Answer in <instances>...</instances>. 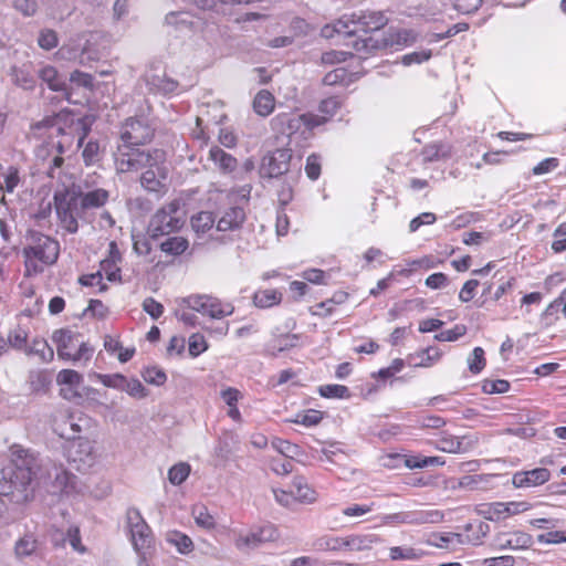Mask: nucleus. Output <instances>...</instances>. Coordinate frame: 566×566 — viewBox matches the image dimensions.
I'll list each match as a JSON object with an SVG mask.
<instances>
[{
	"instance_id": "obj_1",
	"label": "nucleus",
	"mask_w": 566,
	"mask_h": 566,
	"mask_svg": "<svg viewBox=\"0 0 566 566\" xmlns=\"http://www.w3.org/2000/svg\"><path fill=\"white\" fill-rule=\"evenodd\" d=\"M15 470L12 475V482L22 489L36 484H45L52 481L53 493H69L74 489L75 476L57 467L51 461H43L29 450H18L14 459Z\"/></svg>"
},
{
	"instance_id": "obj_2",
	"label": "nucleus",
	"mask_w": 566,
	"mask_h": 566,
	"mask_svg": "<svg viewBox=\"0 0 566 566\" xmlns=\"http://www.w3.org/2000/svg\"><path fill=\"white\" fill-rule=\"evenodd\" d=\"M107 190L98 188L87 192L70 190L56 191L54 206L60 226L69 233H75L78 229L77 219L85 210L103 207L108 200Z\"/></svg>"
},
{
	"instance_id": "obj_3",
	"label": "nucleus",
	"mask_w": 566,
	"mask_h": 566,
	"mask_svg": "<svg viewBox=\"0 0 566 566\" xmlns=\"http://www.w3.org/2000/svg\"><path fill=\"white\" fill-rule=\"evenodd\" d=\"M387 22L388 18L381 11L359 10L349 17H342L334 24H326L321 33L324 38H332L335 33L350 35L371 32L381 29Z\"/></svg>"
},
{
	"instance_id": "obj_4",
	"label": "nucleus",
	"mask_w": 566,
	"mask_h": 566,
	"mask_svg": "<svg viewBox=\"0 0 566 566\" xmlns=\"http://www.w3.org/2000/svg\"><path fill=\"white\" fill-rule=\"evenodd\" d=\"M186 222V212L181 200L174 199L158 209L148 224V232L153 238L168 235L179 231Z\"/></svg>"
},
{
	"instance_id": "obj_5",
	"label": "nucleus",
	"mask_w": 566,
	"mask_h": 566,
	"mask_svg": "<svg viewBox=\"0 0 566 566\" xmlns=\"http://www.w3.org/2000/svg\"><path fill=\"white\" fill-rule=\"evenodd\" d=\"M230 534L235 548L242 553H249L266 543H275L281 537L279 528L272 523L252 526L249 530L232 528Z\"/></svg>"
},
{
	"instance_id": "obj_6",
	"label": "nucleus",
	"mask_w": 566,
	"mask_h": 566,
	"mask_svg": "<svg viewBox=\"0 0 566 566\" xmlns=\"http://www.w3.org/2000/svg\"><path fill=\"white\" fill-rule=\"evenodd\" d=\"M161 150H143L137 146L120 144L114 153L115 169L119 174L135 172L153 160L154 165L160 160Z\"/></svg>"
},
{
	"instance_id": "obj_7",
	"label": "nucleus",
	"mask_w": 566,
	"mask_h": 566,
	"mask_svg": "<svg viewBox=\"0 0 566 566\" xmlns=\"http://www.w3.org/2000/svg\"><path fill=\"white\" fill-rule=\"evenodd\" d=\"M52 340L56 344L57 356L61 359L85 365L94 352L87 343L80 342L78 334L70 329L55 331Z\"/></svg>"
},
{
	"instance_id": "obj_8",
	"label": "nucleus",
	"mask_w": 566,
	"mask_h": 566,
	"mask_svg": "<svg viewBox=\"0 0 566 566\" xmlns=\"http://www.w3.org/2000/svg\"><path fill=\"white\" fill-rule=\"evenodd\" d=\"M327 120L324 116L315 114L280 113L272 118V128L281 134L291 136L296 133L305 135L314 127L323 125Z\"/></svg>"
},
{
	"instance_id": "obj_9",
	"label": "nucleus",
	"mask_w": 566,
	"mask_h": 566,
	"mask_svg": "<svg viewBox=\"0 0 566 566\" xmlns=\"http://www.w3.org/2000/svg\"><path fill=\"white\" fill-rule=\"evenodd\" d=\"M67 119L69 115L66 114H56L52 117H45L32 125V132L39 138L48 137L49 139H53L54 137H61V139L52 142V146L56 148L59 154H62L66 148H70L73 143L71 132H65L63 126L66 124Z\"/></svg>"
},
{
	"instance_id": "obj_10",
	"label": "nucleus",
	"mask_w": 566,
	"mask_h": 566,
	"mask_svg": "<svg viewBox=\"0 0 566 566\" xmlns=\"http://www.w3.org/2000/svg\"><path fill=\"white\" fill-rule=\"evenodd\" d=\"M126 515L134 548L145 558L153 549L154 537L151 530L143 518L139 510L129 509Z\"/></svg>"
},
{
	"instance_id": "obj_11",
	"label": "nucleus",
	"mask_w": 566,
	"mask_h": 566,
	"mask_svg": "<svg viewBox=\"0 0 566 566\" xmlns=\"http://www.w3.org/2000/svg\"><path fill=\"white\" fill-rule=\"evenodd\" d=\"M24 255L28 268L33 260L52 264L59 256V243L42 233H32L29 245L24 248Z\"/></svg>"
},
{
	"instance_id": "obj_12",
	"label": "nucleus",
	"mask_w": 566,
	"mask_h": 566,
	"mask_svg": "<svg viewBox=\"0 0 566 566\" xmlns=\"http://www.w3.org/2000/svg\"><path fill=\"white\" fill-rule=\"evenodd\" d=\"M182 304L190 310L220 319L230 316L234 307L230 303H222L220 300L207 294H193L182 298Z\"/></svg>"
},
{
	"instance_id": "obj_13",
	"label": "nucleus",
	"mask_w": 566,
	"mask_h": 566,
	"mask_svg": "<svg viewBox=\"0 0 566 566\" xmlns=\"http://www.w3.org/2000/svg\"><path fill=\"white\" fill-rule=\"evenodd\" d=\"M140 176L142 186L154 192H160L166 189V181L168 178V168L166 165V155L161 150L160 160L154 165L153 160L145 165Z\"/></svg>"
},
{
	"instance_id": "obj_14",
	"label": "nucleus",
	"mask_w": 566,
	"mask_h": 566,
	"mask_svg": "<svg viewBox=\"0 0 566 566\" xmlns=\"http://www.w3.org/2000/svg\"><path fill=\"white\" fill-rule=\"evenodd\" d=\"M154 128L144 118H129L120 129L122 144L130 146L144 145L151 140Z\"/></svg>"
},
{
	"instance_id": "obj_15",
	"label": "nucleus",
	"mask_w": 566,
	"mask_h": 566,
	"mask_svg": "<svg viewBox=\"0 0 566 566\" xmlns=\"http://www.w3.org/2000/svg\"><path fill=\"white\" fill-rule=\"evenodd\" d=\"M292 151L287 148L276 149L266 154L260 165V176L262 178H277L289 171Z\"/></svg>"
},
{
	"instance_id": "obj_16",
	"label": "nucleus",
	"mask_w": 566,
	"mask_h": 566,
	"mask_svg": "<svg viewBox=\"0 0 566 566\" xmlns=\"http://www.w3.org/2000/svg\"><path fill=\"white\" fill-rule=\"evenodd\" d=\"M66 457L70 462L76 464L77 470L91 468L95 461L93 442L86 438L69 441Z\"/></svg>"
},
{
	"instance_id": "obj_17",
	"label": "nucleus",
	"mask_w": 566,
	"mask_h": 566,
	"mask_svg": "<svg viewBox=\"0 0 566 566\" xmlns=\"http://www.w3.org/2000/svg\"><path fill=\"white\" fill-rule=\"evenodd\" d=\"M551 479V472L546 468H536L528 471L515 472L512 483L516 489H530L539 486Z\"/></svg>"
},
{
	"instance_id": "obj_18",
	"label": "nucleus",
	"mask_w": 566,
	"mask_h": 566,
	"mask_svg": "<svg viewBox=\"0 0 566 566\" xmlns=\"http://www.w3.org/2000/svg\"><path fill=\"white\" fill-rule=\"evenodd\" d=\"M144 81L148 90L155 94H172L178 87L177 81L168 77L165 72H158L156 70L147 71L144 75Z\"/></svg>"
},
{
	"instance_id": "obj_19",
	"label": "nucleus",
	"mask_w": 566,
	"mask_h": 566,
	"mask_svg": "<svg viewBox=\"0 0 566 566\" xmlns=\"http://www.w3.org/2000/svg\"><path fill=\"white\" fill-rule=\"evenodd\" d=\"M245 220V212L240 207H231L227 209L221 217L219 218L217 222V230L218 231H233L243 224Z\"/></svg>"
},
{
	"instance_id": "obj_20",
	"label": "nucleus",
	"mask_w": 566,
	"mask_h": 566,
	"mask_svg": "<svg viewBox=\"0 0 566 566\" xmlns=\"http://www.w3.org/2000/svg\"><path fill=\"white\" fill-rule=\"evenodd\" d=\"M530 507L531 504L525 501L507 503L497 502L492 504L489 510L490 518H504L506 516L525 512L530 510Z\"/></svg>"
},
{
	"instance_id": "obj_21",
	"label": "nucleus",
	"mask_w": 566,
	"mask_h": 566,
	"mask_svg": "<svg viewBox=\"0 0 566 566\" xmlns=\"http://www.w3.org/2000/svg\"><path fill=\"white\" fill-rule=\"evenodd\" d=\"M411 525L439 524L444 521V512L437 509L411 510Z\"/></svg>"
},
{
	"instance_id": "obj_22",
	"label": "nucleus",
	"mask_w": 566,
	"mask_h": 566,
	"mask_svg": "<svg viewBox=\"0 0 566 566\" xmlns=\"http://www.w3.org/2000/svg\"><path fill=\"white\" fill-rule=\"evenodd\" d=\"M295 502L312 504L317 500V492L308 485L305 478L295 476L292 481Z\"/></svg>"
},
{
	"instance_id": "obj_23",
	"label": "nucleus",
	"mask_w": 566,
	"mask_h": 566,
	"mask_svg": "<svg viewBox=\"0 0 566 566\" xmlns=\"http://www.w3.org/2000/svg\"><path fill=\"white\" fill-rule=\"evenodd\" d=\"M209 159L212 160L213 164L223 174L232 172L238 165L237 159L232 155L226 153L218 146H213L210 148Z\"/></svg>"
},
{
	"instance_id": "obj_24",
	"label": "nucleus",
	"mask_w": 566,
	"mask_h": 566,
	"mask_svg": "<svg viewBox=\"0 0 566 566\" xmlns=\"http://www.w3.org/2000/svg\"><path fill=\"white\" fill-rule=\"evenodd\" d=\"M38 75L50 90L54 92H64L66 90L65 80L59 74L57 70L52 65H43Z\"/></svg>"
},
{
	"instance_id": "obj_25",
	"label": "nucleus",
	"mask_w": 566,
	"mask_h": 566,
	"mask_svg": "<svg viewBox=\"0 0 566 566\" xmlns=\"http://www.w3.org/2000/svg\"><path fill=\"white\" fill-rule=\"evenodd\" d=\"M165 539L182 555H188L193 551L192 539L180 531L171 530L166 532Z\"/></svg>"
},
{
	"instance_id": "obj_26",
	"label": "nucleus",
	"mask_w": 566,
	"mask_h": 566,
	"mask_svg": "<svg viewBox=\"0 0 566 566\" xmlns=\"http://www.w3.org/2000/svg\"><path fill=\"white\" fill-rule=\"evenodd\" d=\"M10 76L13 84L23 90H33L35 86V78L28 65L12 66L10 69Z\"/></svg>"
},
{
	"instance_id": "obj_27",
	"label": "nucleus",
	"mask_w": 566,
	"mask_h": 566,
	"mask_svg": "<svg viewBox=\"0 0 566 566\" xmlns=\"http://www.w3.org/2000/svg\"><path fill=\"white\" fill-rule=\"evenodd\" d=\"M442 353L438 347H427L420 353L410 355L409 360L416 367H431L433 364L439 361Z\"/></svg>"
},
{
	"instance_id": "obj_28",
	"label": "nucleus",
	"mask_w": 566,
	"mask_h": 566,
	"mask_svg": "<svg viewBox=\"0 0 566 566\" xmlns=\"http://www.w3.org/2000/svg\"><path fill=\"white\" fill-rule=\"evenodd\" d=\"M275 106L274 96L266 90H261L253 99V109L254 112L262 116H269Z\"/></svg>"
},
{
	"instance_id": "obj_29",
	"label": "nucleus",
	"mask_w": 566,
	"mask_h": 566,
	"mask_svg": "<svg viewBox=\"0 0 566 566\" xmlns=\"http://www.w3.org/2000/svg\"><path fill=\"white\" fill-rule=\"evenodd\" d=\"M216 219L212 212L201 211L191 218V227L198 235L206 234L214 226Z\"/></svg>"
},
{
	"instance_id": "obj_30",
	"label": "nucleus",
	"mask_w": 566,
	"mask_h": 566,
	"mask_svg": "<svg viewBox=\"0 0 566 566\" xmlns=\"http://www.w3.org/2000/svg\"><path fill=\"white\" fill-rule=\"evenodd\" d=\"M417 38L418 34L413 30L401 29L390 32L389 38L386 40V45L407 46L415 43Z\"/></svg>"
},
{
	"instance_id": "obj_31",
	"label": "nucleus",
	"mask_w": 566,
	"mask_h": 566,
	"mask_svg": "<svg viewBox=\"0 0 566 566\" xmlns=\"http://www.w3.org/2000/svg\"><path fill=\"white\" fill-rule=\"evenodd\" d=\"M376 542L373 535H350L345 537V549L352 552H359L370 549Z\"/></svg>"
},
{
	"instance_id": "obj_32",
	"label": "nucleus",
	"mask_w": 566,
	"mask_h": 566,
	"mask_svg": "<svg viewBox=\"0 0 566 566\" xmlns=\"http://www.w3.org/2000/svg\"><path fill=\"white\" fill-rule=\"evenodd\" d=\"M467 535H463L464 544L479 545L482 538L489 533L490 526L484 522L468 524L465 526Z\"/></svg>"
},
{
	"instance_id": "obj_33",
	"label": "nucleus",
	"mask_w": 566,
	"mask_h": 566,
	"mask_svg": "<svg viewBox=\"0 0 566 566\" xmlns=\"http://www.w3.org/2000/svg\"><path fill=\"white\" fill-rule=\"evenodd\" d=\"M282 294L276 290H261L255 292L253 302L258 307L266 308L281 302Z\"/></svg>"
},
{
	"instance_id": "obj_34",
	"label": "nucleus",
	"mask_w": 566,
	"mask_h": 566,
	"mask_svg": "<svg viewBox=\"0 0 566 566\" xmlns=\"http://www.w3.org/2000/svg\"><path fill=\"white\" fill-rule=\"evenodd\" d=\"M189 247V242L184 237H171L168 238L160 244V250L169 255H180L182 254Z\"/></svg>"
},
{
	"instance_id": "obj_35",
	"label": "nucleus",
	"mask_w": 566,
	"mask_h": 566,
	"mask_svg": "<svg viewBox=\"0 0 566 566\" xmlns=\"http://www.w3.org/2000/svg\"><path fill=\"white\" fill-rule=\"evenodd\" d=\"M28 355H38L43 363H49L54 357L53 349L44 339H34L32 345L27 348Z\"/></svg>"
},
{
	"instance_id": "obj_36",
	"label": "nucleus",
	"mask_w": 566,
	"mask_h": 566,
	"mask_svg": "<svg viewBox=\"0 0 566 566\" xmlns=\"http://www.w3.org/2000/svg\"><path fill=\"white\" fill-rule=\"evenodd\" d=\"M192 517L195 523L205 530H212L216 526L214 517L209 513L208 509L203 505H196L192 509Z\"/></svg>"
},
{
	"instance_id": "obj_37",
	"label": "nucleus",
	"mask_w": 566,
	"mask_h": 566,
	"mask_svg": "<svg viewBox=\"0 0 566 566\" xmlns=\"http://www.w3.org/2000/svg\"><path fill=\"white\" fill-rule=\"evenodd\" d=\"M315 546L318 551L325 552L345 551V537L325 535L316 539Z\"/></svg>"
},
{
	"instance_id": "obj_38",
	"label": "nucleus",
	"mask_w": 566,
	"mask_h": 566,
	"mask_svg": "<svg viewBox=\"0 0 566 566\" xmlns=\"http://www.w3.org/2000/svg\"><path fill=\"white\" fill-rule=\"evenodd\" d=\"M532 544V538L528 534L523 532H516L510 534L503 544H501L502 548H512V549H523L530 547Z\"/></svg>"
},
{
	"instance_id": "obj_39",
	"label": "nucleus",
	"mask_w": 566,
	"mask_h": 566,
	"mask_svg": "<svg viewBox=\"0 0 566 566\" xmlns=\"http://www.w3.org/2000/svg\"><path fill=\"white\" fill-rule=\"evenodd\" d=\"M190 465L186 462H179L168 470V480L172 485H180L190 474Z\"/></svg>"
},
{
	"instance_id": "obj_40",
	"label": "nucleus",
	"mask_w": 566,
	"mask_h": 566,
	"mask_svg": "<svg viewBox=\"0 0 566 566\" xmlns=\"http://www.w3.org/2000/svg\"><path fill=\"white\" fill-rule=\"evenodd\" d=\"M436 447L437 449L449 453H460L463 451L461 440L452 434H443L437 441Z\"/></svg>"
},
{
	"instance_id": "obj_41",
	"label": "nucleus",
	"mask_w": 566,
	"mask_h": 566,
	"mask_svg": "<svg viewBox=\"0 0 566 566\" xmlns=\"http://www.w3.org/2000/svg\"><path fill=\"white\" fill-rule=\"evenodd\" d=\"M118 255H112L109 259L103 260L101 262V272L102 276L105 275L106 279L111 282H116L120 279L119 268L117 266Z\"/></svg>"
},
{
	"instance_id": "obj_42",
	"label": "nucleus",
	"mask_w": 566,
	"mask_h": 566,
	"mask_svg": "<svg viewBox=\"0 0 566 566\" xmlns=\"http://www.w3.org/2000/svg\"><path fill=\"white\" fill-rule=\"evenodd\" d=\"M431 543L439 548L449 549L454 545L464 544V539L462 534L448 533L434 536V539Z\"/></svg>"
},
{
	"instance_id": "obj_43",
	"label": "nucleus",
	"mask_w": 566,
	"mask_h": 566,
	"mask_svg": "<svg viewBox=\"0 0 566 566\" xmlns=\"http://www.w3.org/2000/svg\"><path fill=\"white\" fill-rule=\"evenodd\" d=\"M389 556L392 560H416L421 554L412 547L395 546L390 548Z\"/></svg>"
},
{
	"instance_id": "obj_44",
	"label": "nucleus",
	"mask_w": 566,
	"mask_h": 566,
	"mask_svg": "<svg viewBox=\"0 0 566 566\" xmlns=\"http://www.w3.org/2000/svg\"><path fill=\"white\" fill-rule=\"evenodd\" d=\"M142 377L147 384L155 386H163L167 380L165 371L154 366L145 368L142 373Z\"/></svg>"
},
{
	"instance_id": "obj_45",
	"label": "nucleus",
	"mask_w": 566,
	"mask_h": 566,
	"mask_svg": "<svg viewBox=\"0 0 566 566\" xmlns=\"http://www.w3.org/2000/svg\"><path fill=\"white\" fill-rule=\"evenodd\" d=\"M123 391H126L130 397L135 399H143L148 396V390L145 386L136 378L125 379Z\"/></svg>"
},
{
	"instance_id": "obj_46",
	"label": "nucleus",
	"mask_w": 566,
	"mask_h": 566,
	"mask_svg": "<svg viewBox=\"0 0 566 566\" xmlns=\"http://www.w3.org/2000/svg\"><path fill=\"white\" fill-rule=\"evenodd\" d=\"M56 381L59 385H67L71 387H78L83 381V377L76 370L62 369L56 376Z\"/></svg>"
},
{
	"instance_id": "obj_47",
	"label": "nucleus",
	"mask_w": 566,
	"mask_h": 566,
	"mask_svg": "<svg viewBox=\"0 0 566 566\" xmlns=\"http://www.w3.org/2000/svg\"><path fill=\"white\" fill-rule=\"evenodd\" d=\"M469 370L472 374H479L485 367L484 350L482 347H475L468 357Z\"/></svg>"
},
{
	"instance_id": "obj_48",
	"label": "nucleus",
	"mask_w": 566,
	"mask_h": 566,
	"mask_svg": "<svg viewBox=\"0 0 566 566\" xmlns=\"http://www.w3.org/2000/svg\"><path fill=\"white\" fill-rule=\"evenodd\" d=\"M318 392L325 398H347L349 396L348 388L343 385H324L318 388Z\"/></svg>"
},
{
	"instance_id": "obj_49",
	"label": "nucleus",
	"mask_w": 566,
	"mask_h": 566,
	"mask_svg": "<svg viewBox=\"0 0 566 566\" xmlns=\"http://www.w3.org/2000/svg\"><path fill=\"white\" fill-rule=\"evenodd\" d=\"M36 549V541L31 535H25L15 544V554L19 557L31 555Z\"/></svg>"
},
{
	"instance_id": "obj_50",
	"label": "nucleus",
	"mask_w": 566,
	"mask_h": 566,
	"mask_svg": "<svg viewBox=\"0 0 566 566\" xmlns=\"http://www.w3.org/2000/svg\"><path fill=\"white\" fill-rule=\"evenodd\" d=\"M59 43L57 34L52 29H44L40 32L38 38V44L43 50H52Z\"/></svg>"
},
{
	"instance_id": "obj_51",
	"label": "nucleus",
	"mask_w": 566,
	"mask_h": 566,
	"mask_svg": "<svg viewBox=\"0 0 566 566\" xmlns=\"http://www.w3.org/2000/svg\"><path fill=\"white\" fill-rule=\"evenodd\" d=\"M467 333V327L462 324H458L451 329L440 332L434 335V339L438 342H455Z\"/></svg>"
},
{
	"instance_id": "obj_52",
	"label": "nucleus",
	"mask_w": 566,
	"mask_h": 566,
	"mask_svg": "<svg viewBox=\"0 0 566 566\" xmlns=\"http://www.w3.org/2000/svg\"><path fill=\"white\" fill-rule=\"evenodd\" d=\"M509 389H510V382L504 379L484 380V382L482 385V390L489 395L504 394V392L509 391Z\"/></svg>"
},
{
	"instance_id": "obj_53",
	"label": "nucleus",
	"mask_w": 566,
	"mask_h": 566,
	"mask_svg": "<svg viewBox=\"0 0 566 566\" xmlns=\"http://www.w3.org/2000/svg\"><path fill=\"white\" fill-rule=\"evenodd\" d=\"M82 156H83L84 163L87 166L96 164L97 161H99L101 155H99V145H98V143L90 140L85 145V147L83 149V153H82Z\"/></svg>"
},
{
	"instance_id": "obj_54",
	"label": "nucleus",
	"mask_w": 566,
	"mask_h": 566,
	"mask_svg": "<svg viewBox=\"0 0 566 566\" xmlns=\"http://www.w3.org/2000/svg\"><path fill=\"white\" fill-rule=\"evenodd\" d=\"M323 419V416L319 411L308 410L305 413H300L293 420L294 423L303 424L305 427H313L318 424Z\"/></svg>"
},
{
	"instance_id": "obj_55",
	"label": "nucleus",
	"mask_w": 566,
	"mask_h": 566,
	"mask_svg": "<svg viewBox=\"0 0 566 566\" xmlns=\"http://www.w3.org/2000/svg\"><path fill=\"white\" fill-rule=\"evenodd\" d=\"M20 184V171L17 167L10 166L4 174L3 190L12 193Z\"/></svg>"
},
{
	"instance_id": "obj_56",
	"label": "nucleus",
	"mask_w": 566,
	"mask_h": 566,
	"mask_svg": "<svg viewBox=\"0 0 566 566\" xmlns=\"http://www.w3.org/2000/svg\"><path fill=\"white\" fill-rule=\"evenodd\" d=\"M208 348L207 342L201 334H192L189 337V354L197 357Z\"/></svg>"
},
{
	"instance_id": "obj_57",
	"label": "nucleus",
	"mask_w": 566,
	"mask_h": 566,
	"mask_svg": "<svg viewBox=\"0 0 566 566\" xmlns=\"http://www.w3.org/2000/svg\"><path fill=\"white\" fill-rule=\"evenodd\" d=\"M431 50H421L412 53L405 54L401 59V63L405 66H410L411 64H420L422 62L428 61L431 57Z\"/></svg>"
},
{
	"instance_id": "obj_58",
	"label": "nucleus",
	"mask_w": 566,
	"mask_h": 566,
	"mask_svg": "<svg viewBox=\"0 0 566 566\" xmlns=\"http://www.w3.org/2000/svg\"><path fill=\"white\" fill-rule=\"evenodd\" d=\"M271 446L275 451L287 458H292L297 448L295 444L279 438L273 439Z\"/></svg>"
},
{
	"instance_id": "obj_59",
	"label": "nucleus",
	"mask_w": 566,
	"mask_h": 566,
	"mask_svg": "<svg viewBox=\"0 0 566 566\" xmlns=\"http://www.w3.org/2000/svg\"><path fill=\"white\" fill-rule=\"evenodd\" d=\"M56 55L61 60L66 61H75L80 59V63H83L82 56L83 52L80 54L78 49L73 44H64L62 45L59 51L56 52Z\"/></svg>"
},
{
	"instance_id": "obj_60",
	"label": "nucleus",
	"mask_w": 566,
	"mask_h": 566,
	"mask_svg": "<svg viewBox=\"0 0 566 566\" xmlns=\"http://www.w3.org/2000/svg\"><path fill=\"white\" fill-rule=\"evenodd\" d=\"M66 539L75 552L80 554L86 552L85 546L81 542L80 528L77 526H71L67 530Z\"/></svg>"
},
{
	"instance_id": "obj_61",
	"label": "nucleus",
	"mask_w": 566,
	"mask_h": 566,
	"mask_svg": "<svg viewBox=\"0 0 566 566\" xmlns=\"http://www.w3.org/2000/svg\"><path fill=\"white\" fill-rule=\"evenodd\" d=\"M559 166V160L555 157L545 158L533 168L535 176H541L555 170Z\"/></svg>"
},
{
	"instance_id": "obj_62",
	"label": "nucleus",
	"mask_w": 566,
	"mask_h": 566,
	"mask_svg": "<svg viewBox=\"0 0 566 566\" xmlns=\"http://www.w3.org/2000/svg\"><path fill=\"white\" fill-rule=\"evenodd\" d=\"M143 310L154 319L159 318L164 313V306L153 297L144 300Z\"/></svg>"
},
{
	"instance_id": "obj_63",
	"label": "nucleus",
	"mask_w": 566,
	"mask_h": 566,
	"mask_svg": "<svg viewBox=\"0 0 566 566\" xmlns=\"http://www.w3.org/2000/svg\"><path fill=\"white\" fill-rule=\"evenodd\" d=\"M13 8L24 17H32L38 10V3L35 0H14Z\"/></svg>"
},
{
	"instance_id": "obj_64",
	"label": "nucleus",
	"mask_w": 566,
	"mask_h": 566,
	"mask_svg": "<svg viewBox=\"0 0 566 566\" xmlns=\"http://www.w3.org/2000/svg\"><path fill=\"white\" fill-rule=\"evenodd\" d=\"M305 172L312 180H316L321 175L319 157L315 154L307 157Z\"/></svg>"
}]
</instances>
